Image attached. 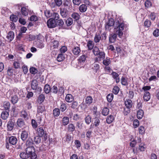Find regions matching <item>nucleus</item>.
<instances>
[{
    "label": "nucleus",
    "mask_w": 159,
    "mask_h": 159,
    "mask_svg": "<svg viewBox=\"0 0 159 159\" xmlns=\"http://www.w3.org/2000/svg\"><path fill=\"white\" fill-rule=\"evenodd\" d=\"M124 28V25L123 23H120L118 21L116 22L114 29L116 30V34H111L109 36V41L111 43H114L116 40L117 34L121 38L123 35V30Z\"/></svg>",
    "instance_id": "f257e3e1"
},
{
    "label": "nucleus",
    "mask_w": 159,
    "mask_h": 159,
    "mask_svg": "<svg viewBox=\"0 0 159 159\" xmlns=\"http://www.w3.org/2000/svg\"><path fill=\"white\" fill-rule=\"evenodd\" d=\"M25 152L30 157V159H36L37 156L35 152V150L33 146L28 147L25 149Z\"/></svg>",
    "instance_id": "f03ea898"
},
{
    "label": "nucleus",
    "mask_w": 159,
    "mask_h": 159,
    "mask_svg": "<svg viewBox=\"0 0 159 159\" xmlns=\"http://www.w3.org/2000/svg\"><path fill=\"white\" fill-rule=\"evenodd\" d=\"M37 135L39 137H41L44 135V139L46 140L48 138L46 132L45 131L43 127H38L37 129Z\"/></svg>",
    "instance_id": "7ed1b4c3"
},
{
    "label": "nucleus",
    "mask_w": 159,
    "mask_h": 159,
    "mask_svg": "<svg viewBox=\"0 0 159 159\" xmlns=\"http://www.w3.org/2000/svg\"><path fill=\"white\" fill-rule=\"evenodd\" d=\"M23 130L21 133L20 138L23 141H25L28 138L30 134L29 128L27 127L26 128Z\"/></svg>",
    "instance_id": "20e7f679"
},
{
    "label": "nucleus",
    "mask_w": 159,
    "mask_h": 159,
    "mask_svg": "<svg viewBox=\"0 0 159 159\" xmlns=\"http://www.w3.org/2000/svg\"><path fill=\"white\" fill-rule=\"evenodd\" d=\"M16 124L18 127L23 129L26 128L28 126H26L25 120L22 118H19L17 121Z\"/></svg>",
    "instance_id": "39448f33"
},
{
    "label": "nucleus",
    "mask_w": 159,
    "mask_h": 159,
    "mask_svg": "<svg viewBox=\"0 0 159 159\" xmlns=\"http://www.w3.org/2000/svg\"><path fill=\"white\" fill-rule=\"evenodd\" d=\"M38 83L36 80H34L32 81L31 88L33 90L37 91L39 92H41L42 89L41 87L38 86Z\"/></svg>",
    "instance_id": "423d86ee"
},
{
    "label": "nucleus",
    "mask_w": 159,
    "mask_h": 159,
    "mask_svg": "<svg viewBox=\"0 0 159 159\" xmlns=\"http://www.w3.org/2000/svg\"><path fill=\"white\" fill-rule=\"evenodd\" d=\"M19 6L21 7L20 12L22 15L24 16H27L30 11L28 8V6H22L21 5H19Z\"/></svg>",
    "instance_id": "0eeeda50"
},
{
    "label": "nucleus",
    "mask_w": 159,
    "mask_h": 159,
    "mask_svg": "<svg viewBox=\"0 0 159 159\" xmlns=\"http://www.w3.org/2000/svg\"><path fill=\"white\" fill-rule=\"evenodd\" d=\"M56 21L52 19H49L47 22V25L49 28H52L56 27Z\"/></svg>",
    "instance_id": "6e6552de"
},
{
    "label": "nucleus",
    "mask_w": 159,
    "mask_h": 159,
    "mask_svg": "<svg viewBox=\"0 0 159 159\" xmlns=\"http://www.w3.org/2000/svg\"><path fill=\"white\" fill-rule=\"evenodd\" d=\"M60 13L63 18H66L68 16V11L66 8H60Z\"/></svg>",
    "instance_id": "1a4fd4ad"
},
{
    "label": "nucleus",
    "mask_w": 159,
    "mask_h": 159,
    "mask_svg": "<svg viewBox=\"0 0 159 159\" xmlns=\"http://www.w3.org/2000/svg\"><path fill=\"white\" fill-rule=\"evenodd\" d=\"M114 25V21L112 19H110L109 20V22L105 26V28L106 30H109V27H113Z\"/></svg>",
    "instance_id": "9d476101"
},
{
    "label": "nucleus",
    "mask_w": 159,
    "mask_h": 159,
    "mask_svg": "<svg viewBox=\"0 0 159 159\" xmlns=\"http://www.w3.org/2000/svg\"><path fill=\"white\" fill-rule=\"evenodd\" d=\"M14 126V122L11 120H10L8 122L7 127L8 131H11L13 129Z\"/></svg>",
    "instance_id": "9b49d317"
},
{
    "label": "nucleus",
    "mask_w": 159,
    "mask_h": 159,
    "mask_svg": "<svg viewBox=\"0 0 159 159\" xmlns=\"http://www.w3.org/2000/svg\"><path fill=\"white\" fill-rule=\"evenodd\" d=\"M102 51V49H99L97 46H95L93 49V52L95 56H98Z\"/></svg>",
    "instance_id": "f8f14e48"
},
{
    "label": "nucleus",
    "mask_w": 159,
    "mask_h": 159,
    "mask_svg": "<svg viewBox=\"0 0 159 159\" xmlns=\"http://www.w3.org/2000/svg\"><path fill=\"white\" fill-rule=\"evenodd\" d=\"M8 141L10 144L13 145H15L17 142V139L15 137L12 136L9 138Z\"/></svg>",
    "instance_id": "ddd939ff"
},
{
    "label": "nucleus",
    "mask_w": 159,
    "mask_h": 159,
    "mask_svg": "<svg viewBox=\"0 0 159 159\" xmlns=\"http://www.w3.org/2000/svg\"><path fill=\"white\" fill-rule=\"evenodd\" d=\"M14 33L13 32L10 31L8 32L7 36V38L8 40L10 42L14 38Z\"/></svg>",
    "instance_id": "4468645a"
},
{
    "label": "nucleus",
    "mask_w": 159,
    "mask_h": 159,
    "mask_svg": "<svg viewBox=\"0 0 159 159\" xmlns=\"http://www.w3.org/2000/svg\"><path fill=\"white\" fill-rule=\"evenodd\" d=\"M20 116L24 118V119L26 120L29 119L27 113L25 110L21 111L20 113Z\"/></svg>",
    "instance_id": "2eb2a0df"
},
{
    "label": "nucleus",
    "mask_w": 159,
    "mask_h": 159,
    "mask_svg": "<svg viewBox=\"0 0 159 159\" xmlns=\"http://www.w3.org/2000/svg\"><path fill=\"white\" fill-rule=\"evenodd\" d=\"M87 8V6L85 4H82L80 5L79 8V11L82 12H85Z\"/></svg>",
    "instance_id": "dca6fc26"
},
{
    "label": "nucleus",
    "mask_w": 159,
    "mask_h": 159,
    "mask_svg": "<svg viewBox=\"0 0 159 159\" xmlns=\"http://www.w3.org/2000/svg\"><path fill=\"white\" fill-rule=\"evenodd\" d=\"M71 17L74 19L75 21H77L80 18V15L77 12H73L71 15Z\"/></svg>",
    "instance_id": "f3484780"
},
{
    "label": "nucleus",
    "mask_w": 159,
    "mask_h": 159,
    "mask_svg": "<svg viewBox=\"0 0 159 159\" xmlns=\"http://www.w3.org/2000/svg\"><path fill=\"white\" fill-rule=\"evenodd\" d=\"M9 115L8 111H3L1 114V118L3 120H6Z\"/></svg>",
    "instance_id": "a211bd4d"
},
{
    "label": "nucleus",
    "mask_w": 159,
    "mask_h": 159,
    "mask_svg": "<svg viewBox=\"0 0 159 159\" xmlns=\"http://www.w3.org/2000/svg\"><path fill=\"white\" fill-rule=\"evenodd\" d=\"M20 157L22 159H30V157L27 154L26 152H21L20 154Z\"/></svg>",
    "instance_id": "6ab92c4d"
},
{
    "label": "nucleus",
    "mask_w": 159,
    "mask_h": 159,
    "mask_svg": "<svg viewBox=\"0 0 159 159\" xmlns=\"http://www.w3.org/2000/svg\"><path fill=\"white\" fill-rule=\"evenodd\" d=\"M125 104L127 108H130L132 106V100H125Z\"/></svg>",
    "instance_id": "aec40b11"
},
{
    "label": "nucleus",
    "mask_w": 159,
    "mask_h": 159,
    "mask_svg": "<svg viewBox=\"0 0 159 159\" xmlns=\"http://www.w3.org/2000/svg\"><path fill=\"white\" fill-rule=\"evenodd\" d=\"M56 27L59 26L60 28L63 27L64 22L62 19L58 20L56 21Z\"/></svg>",
    "instance_id": "412c9836"
},
{
    "label": "nucleus",
    "mask_w": 159,
    "mask_h": 159,
    "mask_svg": "<svg viewBox=\"0 0 159 159\" xmlns=\"http://www.w3.org/2000/svg\"><path fill=\"white\" fill-rule=\"evenodd\" d=\"M33 144H34V143H33L32 139L30 138H29L26 142L25 144L26 146H27V147H30L32 146Z\"/></svg>",
    "instance_id": "4be33fe9"
},
{
    "label": "nucleus",
    "mask_w": 159,
    "mask_h": 159,
    "mask_svg": "<svg viewBox=\"0 0 159 159\" xmlns=\"http://www.w3.org/2000/svg\"><path fill=\"white\" fill-rule=\"evenodd\" d=\"M103 64L105 66H108L111 63L110 58L107 57L105 59L103 60Z\"/></svg>",
    "instance_id": "5701e85b"
},
{
    "label": "nucleus",
    "mask_w": 159,
    "mask_h": 159,
    "mask_svg": "<svg viewBox=\"0 0 159 159\" xmlns=\"http://www.w3.org/2000/svg\"><path fill=\"white\" fill-rule=\"evenodd\" d=\"M51 17L50 19H52L56 21L59 18V16L57 13L53 12L52 14Z\"/></svg>",
    "instance_id": "b1692460"
},
{
    "label": "nucleus",
    "mask_w": 159,
    "mask_h": 159,
    "mask_svg": "<svg viewBox=\"0 0 159 159\" xmlns=\"http://www.w3.org/2000/svg\"><path fill=\"white\" fill-rule=\"evenodd\" d=\"M73 53L75 55H77L79 54L80 52V48L78 47H75L72 50Z\"/></svg>",
    "instance_id": "393cba45"
},
{
    "label": "nucleus",
    "mask_w": 159,
    "mask_h": 159,
    "mask_svg": "<svg viewBox=\"0 0 159 159\" xmlns=\"http://www.w3.org/2000/svg\"><path fill=\"white\" fill-rule=\"evenodd\" d=\"M111 75L113 77L116 79V82L118 83L120 82V80L119 78L118 77L119 75L115 72H113L111 73Z\"/></svg>",
    "instance_id": "a878e982"
},
{
    "label": "nucleus",
    "mask_w": 159,
    "mask_h": 159,
    "mask_svg": "<svg viewBox=\"0 0 159 159\" xmlns=\"http://www.w3.org/2000/svg\"><path fill=\"white\" fill-rule=\"evenodd\" d=\"M101 39V37L99 34H96L94 37V41L95 43H99Z\"/></svg>",
    "instance_id": "bb28decb"
},
{
    "label": "nucleus",
    "mask_w": 159,
    "mask_h": 159,
    "mask_svg": "<svg viewBox=\"0 0 159 159\" xmlns=\"http://www.w3.org/2000/svg\"><path fill=\"white\" fill-rule=\"evenodd\" d=\"M143 110H139L137 112V117L139 119H142L143 115Z\"/></svg>",
    "instance_id": "cd10ccee"
},
{
    "label": "nucleus",
    "mask_w": 159,
    "mask_h": 159,
    "mask_svg": "<svg viewBox=\"0 0 159 159\" xmlns=\"http://www.w3.org/2000/svg\"><path fill=\"white\" fill-rule=\"evenodd\" d=\"M94 46V43L92 41L90 40L88 42L87 46L88 48V49L89 50H91L92 49H93V48Z\"/></svg>",
    "instance_id": "c85d7f7f"
},
{
    "label": "nucleus",
    "mask_w": 159,
    "mask_h": 159,
    "mask_svg": "<svg viewBox=\"0 0 159 159\" xmlns=\"http://www.w3.org/2000/svg\"><path fill=\"white\" fill-rule=\"evenodd\" d=\"M44 90L46 93L48 94L51 91V88L50 85L48 84L45 85L44 87Z\"/></svg>",
    "instance_id": "c756f323"
},
{
    "label": "nucleus",
    "mask_w": 159,
    "mask_h": 159,
    "mask_svg": "<svg viewBox=\"0 0 159 159\" xmlns=\"http://www.w3.org/2000/svg\"><path fill=\"white\" fill-rule=\"evenodd\" d=\"M114 119V116L111 115H110L108 116L106 120L107 123L108 124H110L113 122Z\"/></svg>",
    "instance_id": "7c9ffc66"
},
{
    "label": "nucleus",
    "mask_w": 159,
    "mask_h": 159,
    "mask_svg": "<svg viewBox=\"0 0 159 159\" xmlns=\"http://www.w3.org/2000/svg\"><path fill=\"white\" fill-rule=\"evenodd\" d=\"M75 129V127L74 124L72 123L68 125V130L71 132H73Z\"/></svg>",
    "instance_id": "2f4dec72"
},
{
    "label": "nucleus",
    "mask_w": 159,
    "mask_h": 159,
    "mask_svg": "<svg viewBox=\"0 0 159 159\" xmlns=\"http://www.w3.org/2000/svg\"><path fill=\"white\" fill-rule=\"evenodd\" d=\"M41 139L40 137L38 136H36L34 137L33 143L34 144L35 143L36 144H39L41 142Z\"/></svg>",
    "instance_id": "473e14b6"
},
{
    "label": "nucleus",
    "mask_w": 159,
    "mask_h": 159,
    "mask_svg": "<svg viewBox=\"0 0 159 159\" xmlns=\"http://www.w3.org/2000/svg\"><path fill=\"white\" fill-rule=\"evenodd\" d=\"M60 110L58 108H55L53 111V114L55 117H58L60 114Z\"/></svg>",
    "instance_id": "72a5a7b5"
},
{
    "label": "nucleus",
    "mask_w": 159,
    "mask_h": 159,
    "mask_svg": "<svg viewBox=\"0 0 159 159\" xmlns=\"http://www.w3.org/2000/svg\"><path fill=\"white\" fill-rule=\"evenodd\" d=\"M109 112V109L107 107H104L102 110V113L103 116H106L107 115Z\"/></svg>",
    "instance_id": "f704fd0d"
},
{
    "label": "nucleus",
    "mask_w": 159,
    "mask_h": 159,
    "mask_svg": "<svg viewBox=\"0 0 159 159\" xmlns=\"http://www.w3.org/2000/svg\"><path fill=\"white\" fill-rule=\"evenodd\" d=\"M45 110V107L44 106H39L37 108V113H42Z\"/></svg>",
    "instance_id": "c9c22d12"
},
{
    "label": "nucleus",
    "mask_w": 159,
    "mask_h": 159,
    "mask_svg": "<svg viewBox=\"0 0 159 159\" xmlns=\"http://www.w3.org/2000/svg\"><path fill=\"white\" fill-rule=\"evenodd\" d=\"M69 118L67 117H64L62 119V123L64 125H67L69 122Z\"/></svg>",
    "instance_id": "e433bc0d"
},
{
    "label": "nucleus",
    "mask_w": 159,
    "mask_h": 159,
    "mask_svg": "<svg viewBox=\"0 0 159 159\" xmlns=\"http://www.w3.org/2000/svg\"><path fill=\"white\" fill-rule=\"evenodd\" d=\"M66 23L67 26L71 25L73 23V20L70 17L68 18L66 21Z\"/></svg>",
    "instance_id": "4c0bfd02"
},
{
    "label": "nucleus",
    "mask_w": 159,
    "mask_h": 159,
    "mask_svg": "<svg viewBox=\"0 0 159 159\" xmlns=\"http://www.w3.org/2000/svg\"><path fill=\"white\" fill-rule=\"evenodd\" d=\"M65 59L64 55L62 53H61L59 54L57 57V60L59 62H61L63 61Z\"/></svg>",
    "instance_id": "58836bf2"
},
{
    "label": "nucleus",
    "mask_w": 159,
    "mask_h": 159,
    "mask_svg": "<svg viewBox=\"0 0 159 159\" xmlns=\"http://www.w3.org/2000/svg\"><path fill=\"white\" fill-rule=\"evenodd\" d=\"M87 57V56L85 55H83L80 56L78 59L79 62L80 63L82 62H84Z\"/></svg>",
    "instance_id": "ea45409f"
},
{
    "label": "nucleus",
    "mask_w": 159,
    "mask_h": 159,
    "mask_svg": "<svg viewBox=\"0 0 159 159\" xmlns=\"http://www.w3.org/2000/svg\"><path fill=\"white\" fill-rule=\"evenodd\" d=\"M52 46L53 48H57L59 45V42L58 41L54 40L52 42Z\"/></svg>",
    "instance_id": "a19ab883"
},
{
    "label": "nucleus",
    "mask_w": 159,
    "mask_h": 159,
    "mask_svg": "<svg viewBox=\"0 0 159 159\" xmlns=\"http://www.w3.org/2000/svg\"><path fill=\"white\" fill-rule=\"evenodd\" d=\"M30 71L31 74L34 75L37 73L38 70L35 68L32 67L30 68Z\"/></svg>",
    "instance_id": "79ce46f5"
},
{
    "label": "nucleus",
    "mask_w": 159,
    "mask_h": 159,
    "mask_svg": "<svg viewBox=\"0 0 159 159\" xmlns=\"http://www.w3.org/2000/svg\"><path fill=\"white\" fill-rule=\"evenodd\" d=\"M121 84L123 85H128V83L127 80L125 79V78L123 77H122L121 78Z\"/></svg>",
    "instance_id": "37998d69"
},
{
    "label": "nucleus",
    "mask_w": 159,
    "mask_h": 159,
    "mask_svg": "<svg viewBox=\"0 0 159 159\" xmlns=\"http://www.w3.org/2000/svg\"><path fill=\"white\" fill-rule=\"evenodd\" d=\"M144 99H150V93L148 92H146L143 96Z\"/></svg>",
    "instance_id": "c03bdc74"
},
{
    "label": "nucleus",
    "mask_w": 159,
    "mask_h": 159,
    "mask_svg": "<svg viewBox=\"0 0 159 159\" xmlns=\"http://www.w3.org/2000/svg\"><path fill=\"white\" fill-rule=\"evenodd\" d=\"M4 107L6 111H9L10 108V103L8 102H6L4 105Z\"/></svg>",
    "instance_id": "a18cd8bd"
},
{
    "label": "nucleus",
    "mask_w": 159,
    "mask_h": 159,
    "mask_svg": "<svg viewBox=\"0 0 159 159\" xmlns=\"http://www.w3.org/2000/svg\"><path fill=\"white\" fill-rule=\"evenodd\" d=\"M10 20L13 22H16L18 20V18L17 17L14 15H11L10 16Z\"/></svg>",
    "instance_id": "49530a36"
},
{
    "label": "nucleus",
    "mask_w": 159,
    "mask_h": 159,
    "mask_svg": "<svg viewBox=\"0 0 159 159\" xmlns=\"http://www.w3.org/2000/svg\"><path fill=\"white\" fill-rule=\"evenodd\" d=\"M119 91V88L118 86H115L113 88L112 92L115 94H117Z\"/></svg>",
    "instance_id": "de8ad7c7"
},
{
    "label": "nucleus",
    "mask_w": 159,
    "mask_h": 159,
    "mask_svg": "<svg viewBox=\"0 0 159 159\" xmlns=\"http://www.w3.org/2000/svg\"><path fill=\"white\" fill-rule=\"evenodd\" d=\"M85 122L87 124H89L91 121V118L89 116H88L85 118Z\"/></svg>",
    "instance_id": "09e8293b"
},
{
    "label": "nucleus",
    "mask_w": 159,
    "mask_h": 159,
    "mask_svg": "<svg viewBox=\"0 0 159 159\" xmlns=\"http://www.w3.org/2000/svg\"><path fill=\"white\" fill-rule=\"evenodd\" d=\"M20 62L17 61H15L13 63V66L15 69H18L20 68Z\"/></svg>",
    "instance_id": "8fccbe9b"
},
{
    "label": "nucleus",
    "mask_w": 159,
    "mask_h": 159,
    "mask_svg": "<svg viewBox=\"0 0 159 159\" xmlns=\"http://www.w3.org/2000/svg\"><path fill=\"white\" fill-rule=\"evenodd\" d=\"M151 25V22L148 20H146L144 22V25L147 27H149Z\"/></svg>",
    "instance_id": "3c124183"
},
{
    "label": "nucleus",
    "mask_w": 159,
    "mask_h": 159,
    "mask_svg": "<svg viewBox=\"0 0 159 159\" xmlns=\"http://www.w3.org/2000/svg\"><path fill=\"white\" fill-rule=\"evenodd\" d=\"M23 71L24 74H26L28 72L27 66L25 65H23L22 67Z\"/></svg>",
    "instance_id": "603ef678"
},
{
    "label": "nucleus",
    "mask_w": 159,
    "mask_h": 159,
    "mask_svg": "<svg viewBox=\"0 0 159 159\" xmlns=\"http://www.w3.org/2000/svg\"><path fill=\"white\" fill-rule=\"evenodd\" d=\"M100 53V55L98 56V57L101 59L103 60L105 58V54L103 51Z\"/></svg>",
    "instance_id": "864d4df0"
},
{
    "label": "nucleus",
    "mask_w": 159,
    "mask_h": 159,
    "mask_svg": "<svg viewBox=\"0 0 159 159\" xmlns=\"http://www.w3.org/2000/svg\"><path fill=\"white\" fill-rule=\"evenodd\" d=\"M58 91L57 88V86H54L51 89V92L54 93L55 94L57 93Z\"/></svg>",
    "instance_id": "5fc2aeb1"
},
{
    "label": "nucleus",
    "mask_w": 159,
    "mask_h": 159,
    "mask_svg": "<svg viewBox=\"0 0 159 159\" xmlns=\"http://www.w3.org/2000/svg\"><path fill=\"white\" fill-rule=\"evenodd\" d=\"M57 6L60 7L62 4V2L61 0H54Z\"/></svg>",
    "instance_id": "6e6d98bb"
},
{
    "label": "nucleus",
    "mask_w": 159,
    "mask_h": 159,
    "mask_svg": "<svg viewBox=\"0 0 159 159\" xmlns=\"http://www.w3.org/2000/svg\"><path fill=\"white\" fill-rule=\"evenodd\" d=\"M31 124L32 126L35 129L37 127V124L36 121L34 119H32L31 120Z\"/></svg>",
    "instance_id": "4d7b16f0"
},
{
    "label": "nucleus",
    "mask_w": 159,
    "mask_h": 159,
    "mask_svg": "<svg viewBox=\"0 0 159 159\" xmlns=\"http://www.w3.org/2000/svg\"><path fill=\"white\" fill-rule=\"evenodd\" d=\"M100 66L99 64L94 63L93 64V69L97 72L99 69Z\"/></svg>",
    "instance_id": "13d9d810"
},
{
    "label": "nucleus",
    "mask_w": 159,
    "mask_h": 159,
    "mask_svg": "<svg viewBox=\"0 0 159 159\" xmlns=\"http://www.w3.org/2000/svg\"><path fill=\"white\" fill-rule=\"evenodd\" d=\"M100 123V120L99 119L95 118L94 119V124L95 126H98Z\"/></svg>",
    "instance_id": "bf43d9fd"
},
{
    "label": "nucleus",
    "mask_w": 159,
    "mask_h": 159,
    "mask_svg": "<svg viewBox=\"0 0 159 159\" xmlns=\"http://www.w3.org/2000/svg\"><path fill=\"white\" fill-rule=\"evenodd\" d=\"M97 108L96 107H94L93 108V114L95 116H97L98 114V112L97 111Z\"/></svg>",
    "instance_id": "052dcab7"
},
{
    "label": "nucleus",
    "mask_w": 159,
    "mask_h": 159,
    "mask_svg": "<svg viewBox=\"0 0 159 159\" xmlns=\"http://www.w3.org/2000/svg\"><path fill=\"white\" fill-rule=\"evenodd\" d=\"M139 134H143L145 132L144 127L143 126H140L139 128Z\"/></svg>",
    "instance_id": "680f3d73"
},
{
    "label": "nucleus",
    "mask_w": 159,
    "mask_h": 159,
    "mask_svg": "<svg viewBox=\"0 0 159 159\" xmlns=\"http://www.w3.org/2000/svg\"><path fill=\"white\" fill-rule=\"evenodd\" d=\"M92 132L91 130H89L87 131L86 134V136L88 138H90L91 136L92 133Z\"/></svg>",
    "instance_id": "e2e57ef3"
},
{
    "label": "nucleus",
    "mask_w": 159,
    "mask_h": 159,
    "mask_svg": "<svg viewBox=\"0 0 159 159\" xmlns=\"http://www.w3.org/2000/svg\"><path fill=\"white\" fill-rule=\"evenodd\" d=\"M38 17L35 15H32L30 17V20L31 21H36L38 20Z\"/></svg>",
    "instance_id": "0e129e2a"
},
{
    "label": "nucleus",
    "mask_w": 159,
    "mask_h": 159,
    "mask_svg": "<svg viewBox=\"0 0 159 159\" xmlns=\"http://www.w3.org/2000/svg\"><path fill=\"white\" fill-rule=\"evenodd\" d=\"M130 112V108H127V107L126 108H124L123 113L125 115H127Z\"/></svg>",
    "instance_id": "69168bd1"
},
{
    "label": "nucleus",
    "mask_w": 159,
    "mask_h": 159,
    "mask_svg": "<svg viewBox=\"0 0 159 159\" xmlns=\"http://www.w3.org/2000/svg\"><path fill=\"white\" fill-rule=\"evenodd\" d=\"M133 125L135 128L138 127L139 125V121L137 119L134 120L133 122Z\"/></svg>",
    "instance_id": "338daca9"
},
{
    "label": "nucleus",
    "mask_w": 159,
    "mask_h": 159,
    "mask_svg": "<svg viewBox=\"0 0 159 159\" xmlns=\"http://www.w3.org/2000/svg\"><path fill=\"white\" fill-rule=\"evenodd\" d=\"M153 35L156 36L157 37L159 36V30L156 29L153 32Z\"/></svg>",
    "instance_id": "774afa93"
}]
</instances>
